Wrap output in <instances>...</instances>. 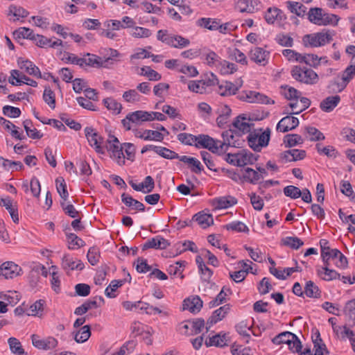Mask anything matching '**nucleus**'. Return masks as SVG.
Wrapping results in <instances>:
<instances>
[{
	"instance_id": "f257e3e1",
	"label": "nucleus",
	"mask_w": 355,
	"mask_h": 355,
	"mask_svg": "<svg viewBox=\"0 0 355 355\" xmlns=\"http://www.w3.org/2000/svg\"><path fill=\"white\" fill-rule=\"evenodd\" d=\"M157 39L165 44L175 49H184L191 44L188 38L178 34L170 33L167 30H159L157 33Z\"/></svg>"
},
{
	"instance_id": "f03ea898",
	"label": "nucleus",
	"mask_w": 355,
	"mask_h": 355,
	"mask_svg": "<svg viewBox=\"0 0 355 355\" xmlns=\"http://www.w3.org/2000/svg\"><path fill=\"white\" fill-rule=\"evenodd\" d=\"M107 51L106 55L107 57H100L95 54L87 53L83 58H82L83 67L89 66L92 67H106L108 63H111L110 61L113 58L119 57V53L117 50L113 49H108L105 50Z\"/></svg>"
},
{
	"instance_id": "7ed1b4c3",
	"label": "nucleus",
	"mask_w": 355,
	"mask_h": 355,
	"mask_svg": "<svg viewBox=\"0 0 355 355\" xmlns=\"http://www.w3.org/2000/svg\"><path fill=\"white\" fill-rule=\"evenodd\" d=\"M270 138V130L267 128L254 130L250 132L248 136L249 146L256 152H260L261 149L268 145Z\"/></svg>"
},
{
	"instance_id": "20e7f679",
	"label": "nucleus",
	"mask_w": 355,
	"mask_h": 355,
	"mask_svg": "<svg viewBox=\"0 0 355 355\" xmlns=\"http://www.w3.org/2000/svg\"><path fill=\"white\" fill-rule=\"evenodd\" d=\"M311 22L318 26L336 25L339 17L334 14L325 12L322 8H311L308 13Z\"/></svg>"
},
{
	"instance_id": "39448f33",
	"label": "nucleus",
	"mask_w": 355,
	"mask_h": 355,
	"mask_svg": "<svg viewBox=\"0 0 355 355\" xmlns=\"http://www.w3.org/2000/svg\"><path fill=\"white\" fill-rule=\"evenodd\" d=\"M293 78L298 82L306 84L314 85L318 81V75L311 69L294 67L291 70Z\"/></svg>"
},
{
	"instance_id": "423d86ee",
	"label": "nucleus",
	"mask_w": 355,
	"mask_h": 355,
	"mask_svg": "<svg viewBox=\"0 0 355 355\" xmlns=\"http://www.w3.org/2000/svg\"><path fill=\"white\" fill-rule=\"evenodd\" d=\"M257 157L250 151L241 150L236 153L227 154V161L234 166H244L254 164L257 160Z\"/></svg>"
},
{
	"instance_id": "0eeeda50",
	"label": "nucleus",
	"mask_w": 355,
	"mask_h": 355,
	"mask_svg": "<svg viewBox=\"0 0 355 355\" xmlns=\"http://www.w3.org/2000/svg\"><path fill=\"white\" fill-rule=\"evenodd\" d=\"M355 77V64L349 65L340 75V80L335 79L331 81L329 87L334 92H340Z\"/></svg>"
},
{
	"instance_id": "6e6552de",
	"label": "nucleus",
	"mask_w": 355,
	"mask_h": 355,
	"mask_svg": "<svg viewBox=\"0 0 355 355\" xmlns=\"http://www.w3.org/2000/svg\"><path fill=\"white\" fill-rule=\"evenodd\" d=\"M85 137L89 146L98 153L103 155L105 150L103 148L104 139L99 132L92 126H87L84 129Z\"/></svg>"
},
{
	"instance_id": "1a4fd4ad",
	"label": "nucleus",
	"mask_w": 355,
	"mask_h": 355,
	"mask_svg": "<svg viewBox=\"0 0 355 355\" xmlns=\"http://www.w3.org/2000/svg\"><path fill=\"white\" fill-rule=\"evenodd\" d=\"M107 150L110 153V157L119 166L125 164V155L123 152V145L120 144L119 139L114 136H110L107 140Z\"/></svg>"
},
{
	"instance_id": "9d476101",
	"label": "nucleus",
	"mask_w": 355,
	"mask_h": 355,
	"mask_svg": "<svg viewBox=\"0 0 355 355\" xmlns=\"http://www.w3.org/2000/svg\"><path fill=\"white\" fill-rule=\"evenodd\" d=\"M332 40V35L328 31H322L306 35L303 38L306 46L318 47L329 43Z\"/></svg>"
},
{
	"instance_id": "9b49d317",
	"label": "nucleus",
	"mask_w": 355,
	"mask_h": 355,
	"mask_svg": "<svg viewBox=\"0 0 355 355\" xmlns=\"http://www.w3.org/2000/svg\"><path fill=\"white\" fill-rule=\"evenodd\" d=\"M204 327V320L198 318L195 320H187L180 323L178 331L181 334L191 336L200 333Z\"/></svg>"
},
{
	"instance_id": "f8f14e48",
	"label": "nucleus",
	"mask_w": 355,
	"mask_h": 355,
	"mask_svg": "<svg viewBox=\"0 0 355 355\" xmlns=\"http://www.w3.org/2000/svg\"><path fill=\"white\" fill-rule=\"evenodd\" d=\"M238 98L240 101H245L250 103H274V101H270V99L267 96L260 92L252 90L241 91L238 95Z\"/></svg>"
},
{
	"instance_id": "ddd939ff",
	"label": "nucleus",
	"mask_w": 355,
	"mask_h": 355,
	"mask_svg": "<svg viewBox=\"0 0 355 355\" xmlns=\"http://www.w3.org/2000/svg\"><path fill=\"white\" fill-rule=\"evenodd\" d=\"M270 53L267 49L255 46L249 52V58L259 66H266L268 64L270 59Z\"/></svg>"
},
{
	"instance_id": "4468645a",
	"label": "nucleus",
	"mask_w": 355,
	"mask_h": 355,
	"mask_svg": "<svg viewBox=\"0 0 355 355\" xmlns=\"http://www.w3.org/2000/svg\"><path fill=\"white\" fill-rule=\"evenodd\" d=\"M243 81L238 78L234 83L223 81L218 85V93L222 96H230L236 94L239 89L243 86Z\"/></svg>"
},
{
	"instance_id": "2eb2a0df",
	"label": "nucleus",
	"mask_w": 355,
	"mask_h": 355,
	"mask_svg": "<svg viewBox=\"0 0 355 355\" xmlns=\"http://www.w3.org/2000/svg\"><path fill=\"white\" fill-rule=\"evenodd\" d=\"M233 127L236 133L242 135L252 132V129L254 128L253 121L245 116L244 114L238 116L234 121Z\"/></svg>"
},
{
	"instance_id": "dca6fc26",
	"label": "nucleus",
	"mask_w": 355,
	"mask_h": 355,
	"mask_svg": "<svg viewBox=\"0 0 355 355\" xmlns=\"http://www.w3.org/2000/svg\"><path fill=\"white\" fill-rule=\"evenodd\" d=\"M220 146H222L220 141L215 140L209 135L202 134L197 135L196 146L197 148H207L212 153H218Z\"/></svg>"
},
{
	"instance_id": "f3484780",
	"label": "nucleus",
	"mask_w": 355,
	"mask_h": 355,
	"mask_svg": "<svg viewBox=\"0 0 355 355\" xmlns=\"http://www.w3.org/2000/svg\"><path fill=\"white\" fill-rule=\"evenodd\" d=\"M33 345L39 349L43 350H49L54 349L58 345V340L52 336H49L45 339L41 338L37 334H33L31 336Z\"/></svg>"
},
{
	"instance_id": "a211bd4d",
	"label": "nucleus",
	"mask_w": 355,
	"mask_h": 355,
	"mask_svg": "<svg viewBox=\"0 0 355 355\" xmlns=\"http://www.w3.org/2000/svg\"><path fill=\"white\" fill-rule=\"evenodd\" d=\"M261 7V1L259 0H238L235 8L240 12L254 13Z\"/></svg>"
},
{
	"instance_id": "6ab92c4d",
	"label": "nucleus",
	"mask_w": 355,
	"mask_h": 355,
	"mask_svg": "<svg viewBox=\"0 0 355 355\" xmlns=\"http://www.w3.org/2000/svg\"><path fill=\"white\" fill-rule=\"evenodd\" d=\"M133 132L135 137L145 141H161L164 137L158 130L135 129Z\"/></svg>"
},
{
	"instance_id": "aec40b11",
	"label": "nucleus",
	"mask_w": 355,
	"mask_h": 355,
	"mask_svg": "<svg viewBox=\"0 0 355 355\" xmlns=\"http://www.w3.org/2000/svg\"><path fill=\"white\" fill-rule=\"evenodd\" d=\"M20 272L21 268L12 261H6L0 266V275L5 279H12Z\"/></svg>"
},
{
	"instance_id": "412c9836",
	"label": "nucleus",
	"mask_w": 355,
	"mask_h": 355,
	"mask_svg": "<svg viewBox=\"0 0 355 355\" xmlns=\"http://www.w3.org/2000/svg\"><path fill=\"white\" fill-rule=\"evenodd\" d=\"M236 203V199L231 196H220L211 200V205L214 209H228Z\"/></svg>"
},
{
	"instance_id": "4be33fe9",
	"label": "nucleus",
	"mask_w": 355,
	"mask_h": 355,
	"mask_svg": "<svg viewBox=\"0 0 355 355\" xmlns=\"http://www.w3.org/2000/svg\"><path fill=\"white\" fill-rule=\"evenodd\" d=\"M17 64L19 67L26 71L28 74L33 76L37 78H42V73L40 69L33 62L19 58L17 60Z\"/></svg>"
},
{
	"instance_id": "5701e85b",
	"label": "nucleus",
	"mask_w": 355,
	"mask_h": 355,
	"mask_svg": "<svg viewBox=\"0 0 355 355\" xmlns=\"http://www.w3.org/2000/svg\"><path fill=\"white\" fill-rule=\"evenodd\" d=\"M299 125V120L293 116H286L282 118L277 125V130L285 132L295 128Z\"/></svg>"
},
{
	"instance_id": "b1692460",
	"label": "nucleus",
	"mask_w": 355,
	"mask_h": 355,
	"mask_svg": "<svg viewBox=\"0 0 355 355\" xmlns=\"http://www.w3.org/2000/svg\"><path fill=\"white\" fill-rule=\"evenodd\" d=\"M62 267L66 271L73 270H82L85 266L80 260L74 259L71 256L67 254L62 259Z\"/></svg>"
},
{
	"instance_id": "393cba45",
	"label": "nucleus",
	"mask_w": 355,
	"mask_h": 355,
	"mask_svg": "<svg viewBox=\"0 0 355 355\" xmlns=\"http://www.w3.org/2000/svg\"><path fill=\"white\" fill-rule=\"evenodd\" d=\"M202 307V301L198 296L187 298L184 300L183 309L196 313Z\"/></svg>"
},
{
	"instance_id": "a878e982",
	"label": "nucleus",
	"mask_w": 355,
	"mask_h": 355,
	"mask_svg": "<svg viewBox=\"0 0 355 355\" xmlns=\"http://www.w3.org/2000/svg\"><path fill=\"white\" fill-rule=\"evenodd\" d=\"M178 159L180 162H182L189 165L191 168V171L195 173L199 174L203 171V166L201 164L200 162L195 158L189 157L187 155H179Z\"/></svg>"
},
{
	"instance_id": "bb28decb",
	"label": "nucleus",
	"mask_w": 355,
	"mask_h": 355,
	"mask_svg": "<svg viewBox=\"0 0 355 355\" xmlns=\"http://www.w3.org/2000/svg\"><path fill=\"white\" fill-rule=\"evenodd\" d=\"M223 141H221L222 146H220V150H226L225 148L227 146L237 147L240 145V142L238 139H236V136L234 135L232 130H228L222 133Z\"/></svg>"
},
{
	"instance_id": "cd10ccee",
	"label": "nucleus",
	"mask_w": 355,
	"mask_h": 355,
	"mask_svg": "<svg viewBox=\"0 0 355 355\" xmlns=\"http://www.w3.org/2000/svg\"><path fill=\"white\" fill-rule=\"evenodd\" d=\"M230 309V305L225 304L215 310L207 321V324H209V326L207 327V329H208L213 324H216L222 320L226 316Z\"/></svg>"
},
{
	"instance_id": "c85d7f7f",
	"label": "nucleus",
	"mask_w": 355,
	"mask_h": 355,
	"mask_svg": "<svg viewBox=\"0 0 355 355\" xmlns=\"http://www.w3.org/2000/svg\"><path fill=\"white\" fill-rule=\"evenodd\" d=\"M324 264V267H319L316 270L318 275L324 281H331L340 277V274L338 272L335 270L329 268V265H327V263Z\"/></svg>"
},
{
	"instance_id": "c756f323",
	"label": "nucleus",
	"mask_w": 355,
	"mask_h": 355,
	"mask_svg": "<svg viewBox=\"0 0 355 355\" xmlns=\"http://www.w3.org/2000/svg\"><path fill=\"white\" fill-rule=\"evenodd\" d=\"M340 101V98L338 95L328 96L320 103V108L326 112H330L338 105Z\"/></svg>"
},
{
	"instance_id": "7c9ffc66",
	"label": "nucleus",
	"mask_w": 355,
	"mask_h": 355,
	"mask_svg": "<svg viewBox=\"0 0 355 355\" xmlns=\"http://www.w3.org/2000/svg\"><path fill=\"white\" fill-rule=\"evenodd\" d=\"M130 119L135 124L151 121L150 112L144 110L135 111L130 113Z\"/></svg>"
},
{
	"instance_id": "2f4dec72",
	"label": "nucleus",
	"mask_w": 355,
	"mask_h": 355,
	"mask_svg": "<svg viewBox=\"0 0 355 355\" xmlns=\"http://www.w3.org/2000/svg\"><path fill=\"white\" fill-rule=\"evenodd\" d=\"M279 92L285 98L291 101L299 98L301 94L300 92L288 85H282Z\"/></svg>"
},
{
	"instance_id": "473e14b6",
	"label": "nucleus",
	"mask_w": 355,
	"mask_h": 355,
	"mask_svg": "<svg viewBox=\"0 0 355 355\" xmlns=\"http://www.w3.org/2000/svg\"><path fill=\"white\" fill-rule=\"evenodd\" d=\"M282 11L276 8L270 7L268 8L264 15V19L268 24H272L277 20L282 19Z\"/></svg>"
},
{
	"instance_id": "72a5a7b5",
	"label": "nucleus",
	"mask_w": 355,
	"mask_h": 355,
	"mask_svg": "<svg viewBox=\"0 0 355 355\" xmlns=\"http://www.w3.org/2000/svg\"><path fill=\"white\" fill-rule=\"evenodd\" d=\"M208 84L205 80H189L187 83L188 89L194 93L203 94L205 92Z\"/></svg>"
},
{
	"instance_id": "f704fd0d",
	"label": "nucleus",
	"mask_w": 355,
	"mask_h": 355,
	"mask_svg": "<svg viewBox=\"0 0 355 355\" xmlns=\"http://www.w3.org/2000/svg\"><path fill=\"white\" fill-rule=\"evenodd\" d=\"M193 219L202 228H207L214 223L212 216L203 212H198L195 214Z\"/></svg>"
},
{
	"instance_id": "c9c22d12",
	"label": "nucleus",
	"mask_w": 355,
	"mask_h": 355,
	"mask_svg": "<svg viewBox=\"0 0 355 355\" xmlns=\"http://www.w3.org/2000/svg\"><path fill=\"white\" fill-rule=\"evenodd\" d=\"M121 200L126 206L131 207L132 209L139 211H144L145 209L142 202L135 200L130 196L125 193L121 195Z\"/></svg>"
},
{
	"instance_id": "e433bc0d",
	"label": "nucleus",
	"mask_w": 355,
	"mask_h": 355,
	"mask_svg": "<svg viewBox=\"0 0 355 355\" xmlns=\"http://www.w3.org/2000/svg\"><path fill=\"white\" fill-rule=\"evenodd\" d=\"M243 178L245 181L256 184L261 180V177L259 175L257 169H252L251 168H246L243 173Z\"/></svg>"
},
{
	"instance_id": "4c0bfd02",
	"label": "nucleus",
	"mask_w": 355,
	"mask_h": 355,
	"mask_svg": "<svg viewBox=\"0 0 355 355\" xmlns=\"http://www.w3.org/2000/svg\"><path fill=\"white\" fill-rule=\"evenodd\" d=\"M169 245L167 240L161 236H156L148 240L144 245L147 248L165 249Z\"/></svg>"
},
{
	"instance_id": "58836bf2",
	"label": "nucleus",
	"mask_w": 355,
	"mask_h": 355,
	"mask_svg": "<svg viewBox=\"0 0 355 355\" xmlns=\"http://www.w3.org/2000/svg\"><path fill=\"white\" fill-rule=\"evenodd\" d=\"M280 243L293 250H297L304 245V242L297 236L284 237L281 239Z\"/></svg>"
},
{
	"instance_id": "ea45409f",
	"label": "nucleus",
	"mask_w": 355,
	"mask_h": 355,
	"mask_svg": "<svg viewBox=\"0 0 355 355\" xmlns=\"http://www.w3.org/2000/svg\"><path fill=\"white\" fill-rule=\"evenodd\" d=\"M216 69L222 75H230L236 71L237 67L235 64L221 59Z\"/></svg>"
},
{
	"instance_id": "a19ab883",
	"label": "nucleus",
	"mask_w": 355,
	"mask_h": 355,
	"mask_svg": "<svg viewBox=\"0 0 355 355\" xmlns=\"http://www.w3.org/2000/svg\"><path fill=\"white\" fill-rule=\"evenodd\" d=\"M207 347H223L227 345V340L225 334H218L215 336L209 337V339L205 340Z\"/></svg>"
},
{
	"instance_id": "79ce46f5",
	"label": "nucleus",
	"mask_w": 355,
	"mask_h": 355,
	"mask_svg": "<svg viewBox=\"0 0 355 355\" xmlns=\"http://www.w3.org/2000/svg\"><path fill=\"white\" fill-rule=\"evenodd\" d=\"M286 6L288 10L297 16H304L306 11V7L302 5L301 3L287 1L286 2Z\"/></svg>"
},
{
	"instance_id": "37998d69",
	"label": "nucleus",
	"mask_w": 355,
	"mask_h": 355,
	"mask_svg": "<svg viewBox=\"0 0 355 355\" xmlns=\"http://www.w3.org/2000/svg\"><path fill=\"white\" fill-rule=\"evenodd\" d=\"M91 336L90 327L85 325L74 333V340L78 343L86 342Z\"/></svg>"
},
{
	"instance_id": "c03bdc74",
	"label": "nucleus",
	"mask_w": 355,
	"mask_h": 355,
	"mask_svg": "<svg viewBox=\"0 0 355 355\" xmlns=\"http://www.w3.org/2000/svg\"><path fill=\"white\" fill-rule=\"evenodd\" d=\"M104 105L106 108L114 114H118L121 112L122 105L116 100L113 98H106L103 101Z\"/></svg>"
},
{
	"instance_id": "a18cd8bd",
	"label": "nucleus",
	"mask_w": 355,
	"mask_h": 355,
	"mask_svg": "<svg viewBox=\"0 0 355 355\" xmlns=\"http://www.w3.org/2000/svg\"><path fill=\"white\" fill-rule=\"evenodd\" d=\"M8 344L9 345L11 352L16 355H24L25 352L22 347L20 341L15 338L10 337L8 340Z\"/></svg>"
},
{
	"instance_id": "49530a36",
	"label": "nucleus",
	"mask_w": 355,
	"mask_h": 355,
	"mask_svg": "<svg viewBox=\"0 0 355 355\" xmlns=\"http://www.w3.org/2000/svg\"><path fill=\"white\" fill-rule=\"evenodd\" d=\"M122 98L126 103H136L141 101V96L138 93L137 89H131L124 92Z\"/></svg>"
},
{
	"instance_id": "de8ad7c7",
	"label": "nucleus",
	"mask_w": 355,
	"mask_h": 355,
	"mask_svg": "<svg viewBox=\"0 0 355 355\" xmlns=\"http://www.w3.org/2000/svg\"><path fill=\"white\" fill-rule=\"evenodd\" d=\"M198 26L207 28L210 31L217 30L218 20L216 19L202 17L199 19L197 22Z\"/></svg>"
},
{
	"instance_id": "09e8293b",
	"label": "nucleus",
	"mask_w": 355,
	"mask_h": 355,
	"mask_svg": "<svg viewBox=\"0 0 355 355\" xmlns=\"http://www.w3.org/2000/svg\"><path fill=\"white\" fill-rule=\"evenodd\" d=\"M205 62L211 67L217 68L221 58L214 51H208L204 55Z\"/></svg>"
},
{
	"instance_id": "8fccbe9b",
	"label": "nucleus",
	"mask_w": 355,
	"mask_h": 355,
	"mask_svg": "<svg viewBox=\"0 0 355 355\" xmlns=\"http://www.w3.org/2000/svg\"><path fill=\"white\" fill-rule=\"evenodd\" d=\"M304 294L309 297H319L320 295V289L312 281H308L304 287Z\"/></svg>"
},
{
	"instance_id": "3c124183",
	"label": "nucleus",
	"mask_w": 355,
	"mask_h": 355,
	"mask_svg": "<svg viewBox=\"0 0 355 355\" xmlns=\"http://www.w3.org/2000/svg\"><path fill=\"white\" fill-rule=\"evenodd\" d=\"M139 74L140 76H146L150 81H157L162 78L161 74L147 66L141 67Z\"/></svg>"
},
{
	"instance_id": "603ef678",
	"label": "nucleus",
	"mask_w": 355,
	"mask_h": 355,
	"mask_svg": "<svg viewBox=\"0 0 355 355\" xmlns=\"http://www.w3.org/2000/svg\"><path fill=\"white\" fill-rule=\"evenodd\" d=\"M295 335L291 332L285 331L275 336L272 339V343L275 345H288L289 343H291V340H292L295 338Z\"/></svg>"
},
{
	"instance_id": "864d4df0",
	"label": "nucleus",
	"mask_w": 355,
	"mask_h": 355,
	"mask_svg": "<svg viewBox=\"0 0 355 355\" xmlns=\"http://www.w3.org/2000/svg\"><path fill=\"white\" fill-rule=\"evenodd\" d=\"M44 302L42 300L36 301L30 306L27 314L32 316L41 317L42 315Z\"/></svg>"
},
{
	"instance_id": "5fc2aeb1",
	"label": "nucleus",
	"mask_w": 355,
	"mask_h": 355,
	"mask_svg": "<svg viewBox=\"0 0 355 355\" xmlns=\"http://www.w3.org/2000/svg\"><path fill=\"white\" fill-rule=\"evenodd\" d=\"M43 100L52 109L55 107V94L49 87H45L43 93Z\"/></svg>"
},
{
	"instance_id": "6e6d98bb",
	"label": "nucleus",
	"mask_w": 355,
	"mask_h": 355,
	"mask_svg": "<svg viewBox=\"0 0 355 355\" xmlns=\"http://www.w3.org/2000/svg\"><path fill=\"white\" fill-rule=\"evenodd\" d=\"M10 16L13 17V20H18L19 18H24L27 17L28 12L21 7H17L16 6L12 5L9 7V13Z\"/></svg>"
},
{
	"instance_id": "4d7b16f0",
	"label": "nucleus",
	"mask_w": 355,
	"mask_h": 355,
	"mask_svg": "<svg viewBox=\"0 0 355 355\" xmlns=\"http://www.w3.org/2000/svg\"><path fill=\"white\" fill-rule=\"evenodd\" d=\"M67 239L69 249H78L84 245V241L75 234H68L67 235Z\"/></svg>"
},
{
	"instance_id": "13d9d810",
	"label": "nucleus",
	"mask_w": 355,
	"mask_h": 355,
	"mask_svg": "<svg viewBox=\"0 0 355 355\" xmlns=\"http://www.w3.org/2000/svg\"><path fill=\"white\" fill-rule=\"evenodd\" d=\"M24 129L27 135L32 139H40L42 134L39 132L36 128H32V122L29 120H26L23 123Z\"/></svg>"
},
{
	"instance_id": "bf43d9fd",
	"label": "nucleus",
	"mask_w": 355,
	"mask_h": 355,
	"mask_svg": "<svg viewBox=\"0 0 355 355\" xmlns=\"http://www.w3.org/2000/svg\"><path fill=\"white\" fill-rule=\"evenodd\" d=\"M313 342V355H324V353H327L326 346L323 343L322 339L320 338L319 334L317 336V338Z\"/></svg>"
},
{
	"instance_id": "052dcab7",
	"label": "nucleus",
	"mask_w": 355,
	"mask_h": 355,
	"mask_svg": "<svg viewBox=\"0 0 355 355\" xmlns=\"http://www.w3.org/2000/svg\"><path fill=\"white\" fill-rule=\"evenodd\" d=\"M155 153L166 159H173L178 157V153L162 146H157Z\"/></svg>"
},
{
	"instance_id": "680f3d73",
	"label": "nucleus",
	"mask_w": 355,
	"mask_h": 355,
	"mask_svg": "<svg viewBox=\"0 0 355 355\" xmlns=\"http://www.w3.org/2000/svg\"><path fill=\"white\" fill-rule=\"evenodd\" d=\"M344 312L349 320L355 324V298L346 303Z\"/></svg>"
},
{
	"instance_id": "e2e57ef3",
	"label": "nucleus",
	"mask_w": 355,
	"mask_h": 355,
	"mask_svg": "<svg viewBox=\"0 0 355 355\" xmlns=\"http://www.w3.org/2000/svg\"><path fill=\"white\" fill-rule=\"evenodd\" d=\"M227 230H232L236 232H248L249 228L247 225L241 221H234L225 225Z\"/></svg>"
},
{
	"instance_id": "0e129e2a",
	"label": "nucleus",
	"mask_w": 355,
	"mask_h": 355,
	"mask_svg": "<svg viewBox=\"0 0 355 355\" xmlns=\"http://www.w3.org/2000/svg\"><path fill=\"white\" fill-rule=\"evenodd\" d=\"M87 260L92 266L96 265L100 259V250L96 247L89 249L87 254Z\"/></svg>"
},
{
	"instance_id": "69168bd1",
	"label": "nucleus",
	"mask_w": 355,
	"mask_h": 355,
	"mask_svg": "<svg viewBox=\"0 0 355 355\" xmlns=\"http://www.w3.org/2000/svg\"><path fill=\"white\" fill-rule=\"evenodd\" d=\"M303 62L313 67H316L321 63V59H319L318 56L315 54H304L302 55L301 60V63Z\"/></svg>"
},
{
	"instance_id": "338daca9",
	"label": "nucleus",
	"mask_w": 355,
	"mask_h": 355,
	"mask_svg": "<svg viewBox=\"0 0 355 355\" xmlns=\"http://www.w3.org/2000/svg\"><path fill=\"white\" fill-rule=\"evenodd\" d=\"M56 189L60 197L66 200L68 198L69 193L67 190V185L62 178H58L55 180Z\"/></svg>"
},
{
	"instance_id": "774afa93",
	"label": "nucleus",
	"mask_w": 355,
	"mask_h": 355,
	"mask_svg": "<svg viewBox=\"0 0 355 355\" xmlns=\"http://www.w3.org/2000/svg\"><path fill=\"white\" fill-rule=\"evenodd\" d=\"M130 35L135 38L148 37L151 35V31L144 27H134L130 32Z\"/></svg>"
}]
</instances>
